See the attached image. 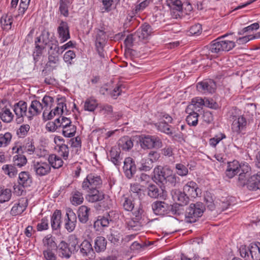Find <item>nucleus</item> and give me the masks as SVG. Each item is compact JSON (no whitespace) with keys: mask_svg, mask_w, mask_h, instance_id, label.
Listing matches in <instances>:
<instances>
[{"mask_svg":"<svg viewBox=\"0 0 260 260\" xmlns=\"http://www.w3.org/2000/svg\"><path fill=\"white\" fill-rule=\"evenodd\" d=\"M62 159L56 154H51L47 157V161L34 160L31 165V170L37 177L48 175L51 169H59L63 165Z\"/></svg>","mask_w":260,"mask_h":260,"instance_id":"f257e3e1","label":"nucleus"},{"mask_svg":"<svg viewBox=\"0 0 260 260\" xmlns=\"http://www.w3.org/2000/svg\"><path fill=\"white\" fill-rule=\"evenodd\" d=\"M53 41H57L53 36L50 37V33L48 30L44 29L39 37L36 38L35 41V50L34 51V60L36 63L39 61L40 57L42 55L43 50L47 46L54 43Z\"/></svg>","mask_w":260,"mask_h":260,"instance_id":"f03ea898","label":"nucleus"},{"mask_svg":"<svg viewBox=\"0 0 260 260\" xmlns=\"http://www.w3.org/2000/svg\"><path fill=\"white\" fill-rule=\"evenodd\" d=\"M228 34H225L212 41L209 46V50L212 53L220 54L222 52H228L236 46L235 42L225 40Z\"/></svg>","mask_w":260,"mask_h":260,"instance_id":"7ed1b4c3","label":"nucleus"},{"mask_svg":"<svg viewBox=\"0 0 260 260\" xmlns=\"http://www.w3.org/2000/svg\"><path fill=\"white\" fill-rule=\"evenodd\" d=\"M205 209V206L202 202H198L190 204L185 210L186 222L187 223L195 222L199 217L203 215Z\"/></svg>","mask_w":260,"mask_h":260,"instance_id":"20e7f679","label":"nucleus"},{"mask_svg":"<svg viewBox=\"0 0 260 260\" xmlns=\"http://www.w3.org/2000/svg\"><path fill=\"white\" fill-rule=\"evenodd\" d=\"M139 141L143 149H158L162 146L161 140L156 135H142L139 136Z\"/></svg>","mask_w":260,"mask_h":260,"instance_id":"39448f33","label":"nucleus"},{"mask_svg":"<svg viewBox=\"0 0 260 260\" xmlns=\"http://www.w3.org/2000/svg\"><path fill=\"white\" fill-rule=\"evenodd\" d=\"M95 49L100 57H105V51L104 48L107 42V37L106 32L100 29L95 30Z\"/></svg>","mask_w":260,"mask_h":260,"instance_id":"423d86ee","label":"nucleus"},{"mask_svg":"<svg viewBox=\"0 0 260 260\" xmlns=\"http://www.w3.org/2000/svg\"><path fill=\"white\" fill-rule=\"evenodd\" d=\"M102 184V180L100 176L95 174H88L82 182V188L85 191L90 189H97Z\"/></svg>","mask_w":260,"mask_h":260,"instance_id":"0eeeda50","label":"nucleus"},{"mask_svg":"<svg viewBox=\"0 0 260 260\" xmlns=\"http://www.w3.org/2000/svg\"><path fill=\"white\" fill-rule=\"evenodd\" d=\"M12 109L16 115L15 121L17 123H22L25 117L28 119V106L27 103L25 101H19L15 103L12 107Z\"/></svg>","mask_w":260,"mask_h":260,"instance_id":"6e6552de","label":"nucleus"},{"mask_svg":"<svg viewBox=\"0 0 260 260\" xmlns=\"http://www.w3.org/2000/svg\"><path fill=\"white\" fill-rule=\"evenodd\" d=\"M171 169L168 167H163L157 166L153 170V177L152 178L157 183L162 185L166 184V179L169 175L171 173Z\"/></svg>","mask_w":260,"mask_h":260,"instance_id":"1a4fd4ad","label":"nucleus"},{"mask_svg":"<svg viewBox=\"0 0 260 260\" xmlns=\"http://www.w3.org/2000/svg\"><path fill=\"white\" fill-rule=\"evenodd\" d=\"M78 251L87 260H92L95 257V253L92 245L87 240H84L80 244Z\"/></svg>","mask_w":260,"mask_h":260,"instance_id":"9d476101","label":"nucleus"},{"mask_svg":"<svg viewBox=\"0 0 260 260\" xmlns=\"http://www.w3.org/2000/svg\"><path fill=\"white\" fill-rule=\"evenodd\" d=\"M57 33L58 39L61 43L65 42L70 38L69 26L66 21L60 20L58 22Z\"/></svg>","mask_w":260,"mask_h":260,"instance_id":"9b49d317","label":"nucleus"},{"mask_svg":"<svg viewBox=\"0 0 260 260\" xmlns=\"http://www.w3.org/2000/svg\"><path fill=\"white\" fill-rule=\"evenodd\" d=\"M123 170L125 177L130 179L132 178L137 172V167L135 160L130 157H127L124 160Z\"/></svg>","mask_w":260,"mask_h":260,"instance_id":"f8f14e48","label":"nucleus"},{"mask_svg":"<svg viewBox=\"0 0 260 260\" xmlns=\"http://www.w3.org/2000/svg\"><path fill=\"white\" fill-rule=\"evenodd\" d=\"M232 124V131L240 134L245 131L247 125V120L243 116H234Z\"/></svg>","mask_w":260,"mask_h":260,"instance_id":"ddd939ff","label":"nucleus"},{"mask_svg":"<svg viewBox=\"0 0 260 260\" xmlns=\"http://www.w3.org/2000/svg\"><path fill=\"white\" fill-rule=\"evenodd\" d=\"M64 221L65 228L69 232H73L76 227L77 216L70 208H68L66 210Z\"/></svg>","mask_w":260,"mask_h":260,"instance_id":"4468645a","label":"nucleus"},{"mask_svg":"<svg viewBox=\"0 0 260 260\" xmlns=\"http://www.w3.org/2000/svg\"><path fill=\"white\" fill-rule=\"evenodd\" d=\"M244 164H248L245 161L240 163L238 160H234L228 163V168L225 171L226 176L229 178H232L242 170V166Z\"/></svg>","mask_w":260,"mask_h":260,"instance_id":"2eb2a0df","label":"nucleus"},{"mask_svg":"<svg viewBox=\"0 0 260 260\" xmlns=\"http://www.w3.org/2000/svg\"><path fill=\"white\" fill-rule=\"evenodd\" d=\"M197 88L200 92L203 93H213L216 89V83L212 80L209 79L199 82Z\"/></svg>","mask_w":260,"mask_h":260,"instance_id":"dca6fc26","label":"nucleus"},{"mask_svg":"<svg viewBox=\"0 0 260 260\" xmlns=\"http://www.w3.org/2000/svg\"><path fill=\"white\" fill-rule=\"evenodd\" d=\"M43 109V105L40 101L38 100L31 101L30 105L28 107V120H31L34 117L40 115Z\"/></svg>","mask_w":260,"mask_h":260,"instance_id":"f3484780","label":"nucleus"},{"mask_svg":"<svg viewBox=\"0 0 260 260\" xmlns=\"http://www.w3.org/2000/svg\"><path fill=\"white\" fill-rule=\"evenodd\" d=\"M154 213L156 215H165L170 213V205L165 202L157 201L151 205Z\"/></svg>","mask_w":260,"mask_h":260,"instance_id":"a211bd4d","label":"nucleus"},{"mask_svg":"<svg viewBox=\"0 0 260 260\" xmlns=\"http://www.w3.org/2000/svg\"><path fill=\"white\" fill-rule=\"evenodd\" d=\"M183 190L189 197L196 198L201 193L198 185L194 181H190L184 185Z\"/></svg>","mask_w":260,"mask_h":260,"instance_id":"6ab92c4d","label":"nucleus"},{"mask_svg":"<svg viewBox=\"0 0 260 260\" xmlns=\"http://www.w3.org/2000/svg\"><path fill=\"white\" fill-rule=\"evenodd\" d=\"M147 194L151 198L164 199L166 196V191L161 187H158L157 185L151 184L147 187Z\"/></svg>","mask_w":260,"mask_h":260,"instance_id":"aec40b11","label":"nucleus"},{"mask_svg":"<svg viewBox=\"0 0 260 260\" xmlns=\"http://www.w3.org/2000/svg\"><path fill=\"white\" fill-rule=\"evenodd\" d=\"M35 146L33 140L28 139V142L24 144L22 146L19 147H13L12 150L15 153H19V152L21 153H26L28 154L32 155L35 152Z\"/></svg>","mask_w":260,"mask_h":260,"instance_id":"412c9836","label":"nucleus"},{"mask_svg":"<svg viewBox=\"0 0 260 260\" xmlns=\"http://www.w3.org/2000/svg\"><path fill=\"white\" fill-rule=\"evenodd\" d=\"M251 172V167L248 164H244L242 166V170L240 172L237 181V185L243 187L247 183V176Z\"/></svg>","mask_w":260,"mask_h":260,"instance_id":"4be33fe9","label":"nucleus"},{"mask_svg":"<svg viewBox=\"0 0 260 260\" xmlns=\"http://www.w3.org/2000/svg\"><path fill=\"white\" fill-rule=\"evenodd\" d=\"M28 206L27 200L21 198L18 202L14 205L11 209L10 213L12 216H16L22 214Z\"/></svg>","mask_w":260,"mask_h":260,"instance_id":"5701e85b","label":"nucleus"},{"mask_svg":"<svg viewBox=\"0 0 260 260\" xmlns=\"http://www.w3.org/2000/svg\"><path fill=\"white\" fill-rule=\"evenodd\" d=\"M193 106L188 105L186 109V112L188 114L186 121L189 125L196 126L198 123L199 114L197 111L193 110Z\"/></svg>","mask_w":260,"mask_h":260,"instance_id":"b1692460","label":"nucleus"},{"mask_svg":"<svg viewBox=\"0 0 260 260\" xmlns=\"http://www.w3.org/2000/svg\"><path fill=\"white\" fill-rule=\"evenodd\" d=\"M120 153L121 151L119 148L117 147H113L108 155L109 159L116 166H119L121 163L122 158L120 156Z\"/></svg>","mask_w":260,"mask_h":260,"instance_id":"393cba45","label":"nucleus"},{"mask_svg":"<svg viewBox=\"0 0 260 260\" xmlns=\"http://www.w3.org/2000/svg\"><path fill=\"white\" fill-rule=\"evenodd\" d=\"M90 208L85 205H82L78 209L77 216L79 221L82 224L87 223L89 219Z\"/></svg>","mask_w":260,"mask_h":260,"instance_id":"a878e982","label":"nucleus"},{"mask_svg":"<svg viewBox=\"0 0 260 260\" xmlns=\"http://www.w3.org/2000/svg\"><path fill=\"white\" fill-rule=\"evenodd\" d=\"M247 187L249 190L252 191L260 189V172L248 179Z\"/></svg>","mask_w":260,"mask_h":260,"instance_id":"bb28decb","label":"nucleus"},{"mask_svg":"<svg viewBox=\"0 0 260 260\" xmlns=\"http://www.w3.org/2000/svg\"><path fill=\"white\" fill-rule=\"evenodd\" d=\"M121 205L127 211H132L135 207L134 197L132 194H124L121 198Z\"/></svg>","mask_w":260,"mask_h":260,"instance_id":"cd10ccee","label":"nucleus"},{"mask_svg":"<svg viewBox=\"0 0 260 260\" xmlns=\"http://www.w3.org/2000/svg\"><path fill=\"white\" fill-rule=\"evenodd\" d=\"M86 192L88 194L86 196V199L89 202H96L104 199V194L97 189H90V191Z\"/></svg>","mask_w":260,"mask_h":260,"instance_id":"c85d7f7f","label":"nucleus"},{"mask_svg":"<svg viewBox=\"0 0 260 260\" xmlns=\"http://www.w3.org/2000/svg\"><path fill=\"white\" fill-rule=\"evenodd\" d=\"M59 255L61 257L69 258L73 253L69 245L64 241H61L57 246Z\"/></svg>","mask_w":260,"mask_h":260,"instance_id":"c756f323","label":"nucleus"},{"mask_svg":"<svg viewBox=\"0 0 260 260\" xmlns=\"http://www.w3.org/2000/svg\"><path fill=\"white\" fill-rule=\"evenodd\" d=\"M118 148L124 151H128L134 146L133 140L128 136H124L121 138L118 141Z\"/></svg>","mask_w":260,"mask_h":260,"instance_id":"7c9ffc66","label":"nucleus"},{"mask_svg":"<svg viewBox=\"0 0 260 260\" xmlns=\"http://www.w3.org/2000/svg\"><path fill=\"white\" fill-rule=\"evenodd\" d=\"M61 212L59 210H56L53 212L51 218V225L53 230L60 228L61 223Z\"/></svg>","mask_w":260,"mask_h":260,"instance_id":"2f4dec72","label":"nucleus"},{"mask_svg":"<svg viewBox=\"0 0 260 260\" xmlns=\"http://www.w3.org/2000/svg\"><path fill=\"white\" fill-rule=\"evenodd\" d=\"M13 23V17L9 14L4 15L0 19V24L2 28L5 30L8 31L11 29Z\"/></svg>","mask_w":260,"mask_h":260,"instance_id":"473e14b6","label":"nucleus"},{"mask_svg":"<svg viewBox=\"0 0 260 260\" xmlns=\"http://www.w3.org/2000/svg\"><path fill=\"white\" fill-rule=\"evenodd\" d=\"M44 249L57 250V246L55 242V237L48 235L43 240Z\"/></svg>","mask_w":260,"mask_h":260,"instance_id":"72a5a7b5","label":"nucleus"},{"mask_svg":"<svg viewBox=\"0 0 260 260\" xmlns=\"http://www.w3.org/2000/svg\"><path fill=\"white\" fill-rule=\"evenodd\" d=\"M14 117V114L10 109L5 106L2 108L0 112V118L5 123H10L12 121Z\"/></svg>","mask_w":260,"mask_h":260,"instance_id":"f704fd0d","label":"nucleus"},{"mask_svg":"<svg viewBox=\"0 0 260 260\" xmlns=\"http://www.w3.org/2000/svg\"><path fill=\"white\" fill-rule=\"evenodd\" d=\"M18 184L26 187L30 186L32 183V178L27 172H21L19 174Z\"/></svg>","mask_w":260,"mask_h":260,"instance_id":"c9c22d12","label":"nucleus"},{"mask_svg":"<svg viewBox=\"0 0 260 260\" xmlns=\"http://www.w3.org/2000/svg\"><path fill=\"white\" fill-rule=\"evenodd\" d=\"M107 241L105 238L99 236L96 238L94 240V249L96 252L104 251L106 249Z\"/></svg>","mask_w":260,"mask_h":260,"instance_id":"e433bc0d","label":"nucleus"},{"mask_svg":"<svg viewBox=\"0 0 260 260\" xmlns=\"http://www.w3.org/2000/svg\"><path fill=\"white\" fill-rule=\"evenodd\" d=\"M110 221L108 217L99 216L96 221H94L93 226L96 231H100L102 228L108 227Z\"/></svg>","mask_w":260,"mask_h":260,"instance_id":"4c0bfd02","label":"nucleus"},{"mask_svg":"<svg viewBox=\"0 0 260 260\" xmlns=\"http://www.w3.org/2000/svg\"><path fill=\"white\" fill-rule=\"evenodd\" d=\"M144 223L145 222H141L132 218L126 221V226L129 230L138 231L141 229Z\"/></svg>","mask_w":260,"mask_h":260,"instance_id":"58836bf2","label":"nucleus"},{"mask_svg":"<svg viewBox=\"0 0 260 260\" xmlns=\"http://www.w3.org/2000/svg\"><path fill=\"white\" fill-rule=\"evenodd\" d=\"M151 2V0H144L139 4L136 5L135 8L129 14V16L131 18L136 16L139 12L143 11L146 7H147Z\"/></svg>","mask_w":260,"mask_h":260,"instance_id":"ea45409f","label":"nucleus"},{"mask_svg":"<svg viewBox=\"0 0 260 260\" xmlns=\"http://www.w3.org/2000/svg\"><path fill=\"white\" fill-rule=\"evenodd\" d=\"M173 198L175 200H177L180 204L183 205H186L189 203V196L184 192V191H181L178 190L175 191Z\"/></svg>","mask_w":260,"mask_h":260,"instance_id":"a19ab883","label":"nucleus"},{"mask_svg":"<svg viewBox=\"0 0 260 260\" xmlns=\"http://www.w3.org/2000/svg\"><path fill=\"white\" fill-rule=\"evenodd\" d=\"M155 126L157 130L170 136H172L174 134L171 126L167 123V122L160 121L157 122L155 124Z\"/></svg>","mask_w":260,"mask_h":260,"instance_id":"79ce46f5","label":"nucleus"},{"mask_svg":"<svg viewBox=\"0 0 260 260\" xmlns=\"http://www.w3.org/2000/svg\"><path fill=\"white\" fill-rule=\"evenodd\" d=\"M250 254L251 260H260V242L250 244Z\"/></svg>","mask_w":260,"mask_h":260,"instance_id":"37998d69","label":"nucleus"},{"mask_svg":"<svg viewBox=\"0 0 260 260\" xmlns=\"http://www.w3.org/2000/svg\"><path fill=\"white\" fill-rule=\"evenodd\" d=\"M11 196L12 192L10 189L0 186V203L8 202L11 199Z\"/></svg>","mask_w":260,"mask_h":260,"instance_id":"c03bdc74","label":"nucleus"},{"mask_svg":"<svg viewBox=\"0 0 260 260\" xmlns=\"http://www.w3.org/2000/svg\"><path fill=\"white\" fill-rule=\"evenodd\" d=\"M59 64V56H48V61L46 64V67L50 70L56 69Z\"/></svg>","mask_w":260,"mask_h":260,"instance_id":"a18cd8bd","label":"nucleus"},{"mask_svg":"<svg viewBox=\"0 0 260 260\" xmlns=\"http://www.w3.org/2000/svg\"><path fill=\"white\" fill-rule=\"evenodd\" d=\"M54 43L47 46L49 47L48 56H59L61 54L59 47L58 46V41H53Z\"/></svg>","mask_w":260,"mask_h":260,"instance_id":"49530a36","label":"nucleus"},{"mask_svg":"<svg viewBox=\"0 0 260 260\" xmlns=\"http://www.w3.org/2000/svg\"><path fill=\"white\" fill-rule=\"evenodd\" d=\"M184 205L178 203H175L173 205H170V213L174 215H180L184 213Z\"/></svg>","mask_w":260,"mask_h":260,"instance_id":"de8ad7c7","label":"nucleus"},{"mask_svg":"<svg viewBox=\"0 0 260 260\" xmlns=\"http://www.w3.org/2000/svg\"><path fill=\"white\" fill-rule=\"evenodd\" d=\"M168 5L169 6L172 11L176 10L180 12L183 9V5L180 0H168Z\"/></svg>","mask_w":260,"mask_h":260,"instance_id":"09e8293b","label":"nucleus"},{"mask_svg":"<svg viewBox=\"0 0 260 260\" xmlns=\"http://www.w3.org/2000/svg\"><path fill=\"white\" fill-rule=\"evenodd\" d=\"M12 135L9 132L0 134V148L7 146L10 143Z\"/></svg>","mask_w":260,"mask_h":260,"instance_id":"8fccbe9b","label":"nucleus"},{"mask_svg":"<svg viewBox=\"0 0 260 260\" xmlns=\"http://www.w3.org/2000/svg\"><path fill=\"white\" fill-rule=\"evenodd\" d=\"M72 197L71 199V202L74 205H78L82 204L84 199L81 192L78 190H75L72 193Z\"/></svg>","mask_w":260,"mask_h":260,"instance_id":"3c124183","label":"nucleus"},{"mask_svg":"<svg viewBox=\"0 0 260 260\" xmlns=\"http://www.w3.org/2000/svg\"><path fill=\"white\" fill-rule=\"evenodd\" d=\"M97 101L92 99H88L86 100L84 105V110L93 112L98 107Z\"/></svg>","mask_w":260,"mask_h":260,"instance_id":"603ef678","label":"nucleus"},{"mask_svg":"<svg viewBox=\"0 0 260 260\" xmlns=\"http://www.w3.org/2000/svg\"><path fill=\"white\" fill-rule=\"evenodd\" d=\"M153 167V163H152L150 160L144 158L141 160L139 170L140 171L149 172L152 169Z\"/></svg>","mask_w":260,"mask_h":260,"instance_id":"864d4df0","label":"nucleus"},{"mask_svg":"<svg viewBox=\"0 0 260 260\" xmlns=\"http://www.w3.org/2000/svg\"><path fill=\"white\" fill-rule=\"evenodd\" d=\"M205 98L202 99L200 97H196L193 98L191 100V103L189 105L193 106V110L199 112L200 108L202 106H204L205 104Z\"/></svg>","mask_w":260,"mask_h":260,"instance_id":"5fc2aeb1","label":"nucleus"},{"mask_svg":"<svg viewBox=\"0 0 260 260\" xmlns=\"http://www.w3.org/2000/svg\"><path fill=\"white\" fill-rule=\"evenodd\" d=\"M240 253L241 257L245 260H251L250 254V244L248 247L246 246H242L239 248Z\"/></svg>","mask_w":260,"mask_h":260,"instance_id":"6e6d98bb","label":"nucleus"},{"mask_svg":"<svg viewBox=\"0 0 260 260\" xmlns=\"http://www.w3.org/2000/svg\"><path fill=\"white\" fill-rule=\"evenodd\" d=\"M176 173L180 176H186L188 174V168L183 164L178 163L175 165Z\"/></svg>","mask_w":260,"mask_h":260,"instance_id":"4d7b16f0","label":"nucleus"},{"mask_svg":"<svg viewBox=\"0 0 260 260\" xmlns=\"http://www.w3.org/2000/svg\"><path fill=\"white\" fill-rule=\"evenodd\" d=\"M77 127L76 126L71 124L69 125L68 128L62 129V134L64 137L71 138L75 136L76 133Z\"/></svg>","mask_w":260,"mask_h":260,"instance_id":"13d9d810","label":"nucleus"},{"mask_svg":"<svg viewBox=\"0 0 260 260\" xmlns=\"http://www.w3.org/2000/svg\"><path fill=\"white\" fill-rule=\"evenodd\" d=\"M4 172L9 177H14L17 173L16 168L12 165H5L2 167Z\"/></svg>","mask_w":260,"mask_h":260,"instance_id":"bf43d9fd","label":"nucleus"},{"mask_svg":"<svg viewBox=\"0 0 260 260\" xmlns=\"http://www.w3.org/2000/svg\"><path fill=\"white\" fill-rule=\"evenodd\" d=\"M166 184L171 185L172 187H175L176 184L179 182L180 178L176 176L175 174L173 173L172 170L166 179Z\"/></svg>","mask_w":260,"mask_h":260,"instance_id":"052dcab7","label":"nucleus"},{"mask_svg":"<svg viewBox=\"0 0 260 260\" xmlns=\"http://www.w3.org/2000/svg\"><path fill=\"white\" fill-rule=\"evenodd\" d=\"M14 165L21 167L24 166L27 162L26 157L21 154H17L13 157Z\"/></svg>","mask_w":260,"mask_h":260,"instance_id":"680f3d73","label":"nucleus"},{"mask_svg":"<svg viewBox=\"0 0 260 260\" xmlns=\"http://www.w3.org/2000/svg\"><path fill=\"white\" fill-rule=\"evenodd\" d=\"M58 153H60L61 156L64 159H67L68 158L69 154V149L68 145L65 144H58Z\"/></svg>","mask_w":260,"mask_h":260,"instance_id":"e2e57ef3","label":"nucleus"},{"mask_svg":"<svg viewBox=\"0 0 260 260\" xmlns=\"http://www.w3.org/2000/svg\"><path fill=\"white\" fill-rule=\"evenodd\" d=\"M119 0H102L103 5V12H109L112 10V6L114 3H118Z\"/></svg>","mask_w":260,"mask_h":260,"instance_id":"0e129e2a","label":"nucleus"},{"mask_svg":"<svg viewBox=\"0 0 260 260\" xmlns=\"http://www.w3.org/2000/svg\"><path fill=\"white\" fill-rule=\"evenodd\" d=\"M107 238L112 243L118 245L121 241V236L117 232L112 233L107 236Z\"/></svg>","mask_w":260,"mask_h":260,"instance_id":"69168bd1","label":"nucleus"},{"mask_svg":"<svg viewBox=\"0 0 260 260\" xmlns=\"http://www.w3.org/2000/svg\"><path fill=\"white\" fill-rule=\"evenodd\" d=\"M57 250L44 249L43 254L45 260H56L55 252Z\"/></svg>","mask_w":260,"mask_h":260,"instance_id":"338daca9","label":"nucleus"},{"mask_svg":"<svg viewBox=\"0 0 260 260\" xmlns=\"http://www.w3.org/2000/svg\"><path fill=\"white\" fill-rule=\"evenodd\" d=\"M76 54L73 50L67 51L63 55V60L69 65L73 64V59L76 57Z\"/></svg>","mask_w":260,"mask_h":260,"instance_id":"774afa93","label":"nucleus"}]
</instances>
